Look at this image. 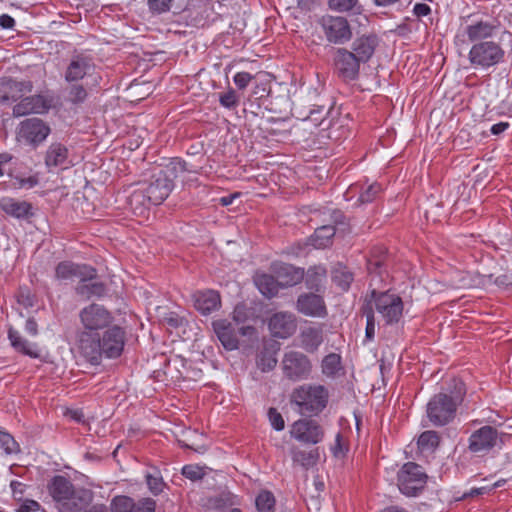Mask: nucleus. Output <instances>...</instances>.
I'll use <instances>...</instances> for the list:
<instances>
[{"mask_svg":"<svg viewBox=\"0 0 512 512\" xmlns=\"http://www.w3.org/2000/svg\"><path fill=\"white\" fill-rule=\"evenodd\" d=\"M126 343V330L112 325L102 335L79 332L76 349L81 358L91 365H99L103 358L116 359L123 353Z\"/></svg>","mask_w":512,"mask_h":512,"instance_id":"1","label":"nucleus"},{"mask_svg":"<svg viewBox=\"0 0 512 512\" xmlns=\"http://www.w3.org/2000/svg\"><path fill=\"white\" fill-rule=\"evenodd\" d=\"M465 395V383L460 378H452L441 388L440 392L429 399L426 405L428 420L436 427H442L452 422Z\"/></svg>","mask_w":512,"mask_h":512,"instance_id":"2","label":"nucleus"},{"mask_svg":"<svg viewBox=\"0 0 512 512\" xmlns=\"http://www.w3.org/2000/svg\"><path fill=\"white\" fill-rule=\"evenodd\" d=\"M47 492L58 512H82L92 499L89 490L76 487L63 475H55L48 481Z\"/></svg>","mask_w":512,"mask_h":512,"instance_id":"3","label":"nucleus"},{"mask_svg":"<svg viewBox=\"0 0 512 512\" xmlns=\"http://www.w3.org/2000/svg\"><path fill=\"white\" fill-rule=\"evenodd\" d=\"M190 170L180 158H172L165 166L154 173L149 183L140 184V188L153 205H160L174 188V179L183 177Z\"/></svg>","mask_w":512,"mask_h":512,"instance_id":"4","label":"nucleus"},{"mask_svg":"<svg viewBox=\"0 0 512 512\" xmlns=\"http://www.w3.org/2000/svg\"><path fill=\"white\" fill-rule=\"evenodd\" d=\"M329 391L321 384H303L295 388L290 396V402L297 406L301 415L316 416L327 406Z\"/></svg>","mask_w":512,"mask_h":512,"instance_id":"5","label":"nucleus"},{"mask_svg":"<svg viewBox=\"0 0 512 512\" xmlns=\"http://www.w3.org/2000/svg\"><path fill=\"white\" fill-rule=\"evenodd\" d=\"M371 297L374 301L375 310L381 315L386 325L397 324L404 310L402 298L389 291L371 290Z\"/></svg>","mask_w":512,"mask_h":512,"instance_id":"6","label":"nucleus"},{"mask_svg":"<svg viewBox=\"0 0 512 512\" xmlns=\"http://www.w3.org/2000/svg\"><path fill=\"white\" fill-rule=\"evenodd\" d=\"M427 478L422 466L414 462H407L397 473V485L404 495L416 496L424 489Z\"/></svg>","mask_w":512,"mask_h":512,"instance_id":"7","label":"nucleus"},{"mask_svg":"<svg viewBox=\"0 0 512 512\" xmlns=\"http://www.w3.org/2000/svg\"><path fill=\"white\" fill-rule=\"evenodd\" d=\"M281 366L284 377L293 382L308 379L313 367L309 357L299 351L286 352Z\"/></svg>","mask_w":512,"mask_h":512,"instance_id":"8","label":"nucleus"},{"mask_svg":"<svg viewBox=\"0 0 512 512\" xmlns=\"http://www.w3.org/2000/svg\"><path fill=\"white\" fill-rule=\"evenodd\" d=\"M80 322L84 328L82 332L97 333L99 330L112 326L113 314L100 304H90L79 313Z\"/></svg>","mask_w":512,"mask_h":512,"instance_id":"9","label":"nucleus"},{"mask_svg":"<svg viewBox=\"0 0 512 512\" xmlns=\"http://www.w3.org/2000/svg\"><path fill=\"white\" fill-rule=\"evenodd\" d=\"M319 25L329 43L341 45L352 38L351 26L345 17L324 15L319 20Z\"/></svg>","mask_w":512,"mask_h":512,"instance_id":"10","label":"nucleus"},{"mask_svg":"<svg viewBox=\"0 0 512 512\" xmlns=\"http://www.w3.org/2000/svg\"><path fill=\"white\" fill-rule=\"evenodd\" d=\"M468 56L472 65L489 68L503 59L504 51L501 46L494 41H480L474 43Z\"/></svg>","mask_w":512,"mask_h":512,"instance_id":"11","label":"nucleus"},{"mask_svg":"<svg viewBox=\"0 0 512 512\" xmlns=\"http://www.w3.org/2000/svg\"><path fill=\"white\" fill-rule=\"evenodd\" d=\"M361 64L363 63L347 48H337L333 54L334 72L345 82L358 79Z\"/></svg>","mask_w":512,"mask_h":512,"instance_id":"12","label":"nucleus"},{"mask_svg":"<svg viewBox=\"0 0 512 512\" xmlns=\"http://www.w3.org/2000/svg\"><path fill=\"white\" fill-rule=\"evenodd\" d=\"M468 442V450L471 453L483 456L501 444L502 439L495 427L485 425L475 430Z\"/></svg>","mask_w":512,"mask_h":512,"instance_id":"13","label":"nucleus"},{"mask_svg":"<svg viewBox=\"0 0 512 512\" xmlns=\"http://www.w3.org/2000/svg\"><path fill=\"white\" fill-rule=\"evenodd\" d=\"M50 127L38 118L22 121L17 130V140L33 148L43 143L50 134Z\"/></svg>","mask_w":512,"mask_h":512,"instance_id":"14","label":"nucleus"},{"mask_svg":"<svg viewBox=\"0 0 512 512\" xmlns=\"http://www.w3.org/2000/svg\"><path fill=\"white\" fill-rule=\"evenodd\" d=\"M291 436L305 444H318L324 438L322 426L312 419H299L295 421L290 430Z\"/></svg>","mask_w":512,"mask_h":512,"instance_id":"15","label":"nucleus"},{"mask_svg":"<svg viewBox=\"0 0 512 512\" xmlns=\"http://www.w3.org/2000/svg\"><path fill=\"white\" fill-rule=\"evenodd\" d=\"M95 276V269L85 264L62 261L55 267V279L58 281H68L78 278L81 282H84L93 280Z\"/></svg>","mask_w":512,"mask_h":512,"instance_id":"16","label":"nucleus"},{"mask_svg":"<svg viewBox=\"0 0 512 512\" xmlns=\"http://www.w3.org/2000/svg\"><path fill=\"white\" fill-rule=\"evenodd\" d=\"M500 28V22L496 18L472 20L465 27V34L472 43L487 41L496 35Z\"/></svg>","mask_w":512,"mask_h":512,"instance_id":"17","label":"nucleus"},{"mask_svg":"<svg viewBox=\"0 0 512 512\" xmlns=\"http://www.w3.org/2000/svg\"><path fill=\"white\" fill-rule=\"evenodd\" d=\"M296 310L309 317L324 318L328 311L324 298L316 292L302 293L296 301Z\"/></svg>","mask_w":512,"mask_h":512,"instance_id":"18","label":"nucleus"},{"mask_svg":"<svg viewBox=\"0 0 512 512\" xmlns=\"http://www.w3.org/2000/svg\"><path fill=\"white\" fill-rule=\"evenodd\" d=\"M95 69V64L90 57L75 55L66 67L64 78L69 83L78 82L93 76Z\"/></svg>","mask_w":512,"mask_h":512,"instance_id":"19","label":"nucleus"},{"mask_svg":"<svg viewBox=\"0 0 512 512\" xmlns=\"http://www.w3.org/2000/svg\"><path fill=\"white\" fill-rule=\"evenodd\" d=\"M44 163L49 172L54 169H68L74 165L68 148L59 142L49 145L45 153Z\"/></svg>","mask_w":512,"mask_h":512,"instance_id":"20","label":"nucleus"},{"mask_svg":"<svg viewBox=\"0 0 512 512\" xmlns=\"http://www.w3.org/2000/svg\"><path fill=\"white\" fill-rule=\"evenodd\" d=\"M111 512H155L156 501L152 498H142L135 501L128 496H116L111 501Z\"/></svg>","mask_w":512,"mask_h":512,"instance_id":"21","label":"nucleus"},{"mask_svg":"<svg viewBox=\"0 0 512 512\" xmlns=\"http://www.w3.org/2000/svg\"><path fill=\"white\" fill-rule=\"evenodd\" d=\"M268 327L274 337L286 339L297 329L295 315L291 312H277L270 317Z\"/></svg>","mask_w":512,"mask_h":512,"instance_id":"22","label":"nucleus"},{"mask_svg":"<svg viewBox=\"0 0 512 512\" xmlns=\"http://www.w3.org/2000/svg\"><path fill=\"white\" fill-rule=\"evenodd\" d=\"M271 271L277 277L281 289L293 287L301 283L305 277V270L303 268L283 262L273 263Z\"/></svg>","mask_w":512,"mask_h":512,"instance_id":"23","label":"nucleus"},{"mask_svg":"<svg viewBox=\"0 0 512 512\" xmlns=\"http://www.w3.org/2000/svg\"><path fill=\"white\" fill-rule=\"evenodd\" d=\"M379 44L380 39L375 33L363 34L353 41L351 51L365 64L373 57Z\"/></svg>","mask_w":512,"mask_h":512,"instance_id":"24","label":"nucleus"},{"mask_svg":"<svg viewBox=\"0 0 512 512\" xmlns=\"http://www.w3.org/2000/svg\"><path fill=\"white\" fill-rule=\"evenodd\" d=\"M50 107V102L42 95H34L23 98L13 107V114L16 117L28 114H42Z\"/></svg>","mask_w":512,"mask_h":512,"instance_id":"25","label":"nucleus"},{"mask_svg":"<svg viewBox=\"0 0 512 512\" xmlns=\"http://www.w3.org/2000/svg\"><path fill=\"white\" fill-rule=\"evenodd\" d=\"M194 307L203 315H208L221 307V295L215 290H200L193 294Z\"/></svg>","mask_w":512,"mask_h":512,"instance_id":"26","label":"nucleus"},{"mask_svg":"<svg viewBox=\"0 0 512 512\" xmlns=\"http://www.w3.org/2000/svg\"><path fill=\"white\" fill-rule=\"evenodd\" d=\"M246 22L243 16L237 14L236 18L229 23L226 30V48L242 49L248 39L244 34Z\"/></svg>","mask_w":512,"mask_h":512,"instance_id":"27","label":"nucleus"},{"mask_svg":"<svg viewBox=\"0 0 512 512\" xmlns=\"http://www.w3.org/2000/svg\"><path fill=\"white\" fill-rule=\"evenodd\" d=\"M33 85L30 80L16 81L7 79L0 81V98L6 100H17L32 91Z\"/></svg>","mask_w":512,"mask_h":512,"instance_id":"28","label":"nucleus"},{"mask_svg":"<svg viewBox=\"0 0 512 512\" xmlns=\"http://www.w3.org/2000/svg\"><path fill=\"white\" fill-rule=\"evenodd\" d=\"M8 339L13 349L23 355L29 356L30 358H39L40 352L36 343L29 342L26 340L19 331L14 328H9Z\"/></svg>","mask_w":512,"mask_h":512,"instance_id":"29","label":"nucleus"},{"mask_svg":"<svg viewBox=\"0 0 512 512\" xmlns=\"http://www.w3.org/2000/svg\"><path fill=\"white\" fill-rule=\"evenodd\" d=\"M323 340V330L321 327H306L300 333L301 346L309 353L316 352L323 343Z\"/></svg>","mask_w":512,"mask_h":512,"instance_id":"30","label":"nucleus"},{"mask_svg":"<svg viewBox=\"0 0 512 512\" xmlns=\"http://www.w3.org/2000/svg\"><path fill=\"white\" fill-rule=\"evenodd\" d=\"M254 283L260 293L266 298H273L277 296L281 289L277 277L267 273H256L254 276Z\"/></svg>","mask_w":512,"mask_h":512,"instance_id":"31","label":"nucleus"},{"mask_svg":"<svg viewBox=\"0 0 512 512\" xmlns=\"http://www.w3.org/2000/svg\"><path fill=\"white\" fill-rule=\"evenodd\" d=\"M128 205L135 216L145 217L153 203L147 198V194L138 186L128 197Z\"/></svg>","mask_w":512,"mask_h":512,"instance_id":"32","label":"nucleus"},{"mask_svg":"<svg viewBox=\"0 0 512 512\" xmlns=\"http://www.w3.org/2000/svg\"><path fill=\"white\" fill-rule=\"evenodd\" d=\"M1 209L9 216L23 219L31 214V205L25 201H17L13 198H3L0 201Z\"/></svg>","mask_w":512,"mask_h":512,"instance_id":"33","label":"nucleus"},{"mask_svg":"<svg viewBox=\"0 0 512 512\" xmlns=\"http://www.w3.org/2000/svg\"><path fill=\"white\" fill-rule=\"evenodd\" d=\"M327 277V270L322 265L310 267L305 273L304 281L307 289L320 293L323 291V282Z\"/></svg>","mask_w":512,"mask_h":512,"instance_id":"34","label":"nucleus"},{"mask_svg":"<svg viewBox=\"0 0 512 512\" xmlns=\"http://www.w3.org/2000/svg\"><path fill=\"white\" fill-rule=\"evenodd\" d=\"M279 350L277 343L265 344L257 356L256 364L262 372L273 370L277 365L276 354Z\"/></svg>","mask_w":512,"mask_h":512,"instance_id":"35","label":"nucleus"},{"mask_svg":"<svg viewBox=\"0 0 512 512\" xmlns=\"http://www.w3.org/2000/svg\"><path fill=\"white\" fill-rule=\"evenodd\" d=\"M321 372L328 378H336L344 373L342 357L338 353H329L321 361Z\"/></svg>","mask_w":512,"mask_h":512,"instance_id":"36","label":"nucleus"},{"mask_svg":"<svg viewBox=\"0 0 512 512\" xmlns=\"http://www.w3.org/2000/svg\"><path fill=\"white\" fill-rule=\"evenodd\" d=\"M387 255L386 251L382 248L374 251L367 261V270L369 274H375L382 277L387 274Z\"/></svg>","mask_w":512,"mask_h":512,"instance_id":"37","label":"nucleus"},{"mask_svg":"<svg viewBox=\"0 0 512 512\" xmlns=\"http://www.w3.org/2000/svg\"><path fill=\"white\" fill-rule=\"evenodd\" d=\"M336 229L332 225L318 227L311 236V244L317 249H324L332 244Z\"/></svg>","mask_w":512,"mask_h":512,"instance_id":"38","label":"nucleus"},{"mask_svg":"<svg viewBox=\"0 0 512 512\" xmlns=\"http://www.w3.org/2000/svg\"><path fill=\"white\" fill-rule=\"evenodd\" d=\"M291 456L294 463H297L306 469L315 465L319 457L317 449L305 451L297 448H293L291 450Z\"/></svg>","mask_w":512,"mask_h":512,"instance_id":"39","label":"nucleus"},{"mask_svg":"<svg viewBox=\"0 0 512 512\" xmlns=\"http://www.w3.org/2000/svg\"><path fill=\"white\" fill-rule=\"evenodd\" d=\"M84 281L79 283V285L76 287V292L78 295L85 297L87 299L91 297H100L105 292V287L103 283L95 281V282H88Z\"/></svg>","mask_w":512,"mask_h":512,"instance_id":"40","label":"nucleus"},{"mask_svg":"<svg viewBox=\"0 0 512 512\" xmlns=\"http://www.w3.org/2000/svg\"><path fill=\"white\" fill-rule=\"evenodd\" d=\"M328 7L338 13L359 14L361 11L359 0H328Z\"/></svg>","mask_w":512,"mask_h":512,"instance_id":"41","label":"nucleus"},{"mask_svg":"<svg viewBox=\"0 0 512 512\" xmlns=\"http://www.w3.org/2000/svg\"><path fill=\"white\" fill-rule=\"evenodd\" d=\"M145 479L148 489L153 495L157 496L163 492L165 482L159 470L153 469L152 471L146 472Z\"/></svg>","mask_w":512,"mask_h":512,"instance_id":"42","label":"nucleus"},{"mask_svg":"<svg viewBox=\"0 0 512 512\" xmlns=\"http://www.w3.org/2000/svg\"><path fill=\"white\" fill-rule=\"evenodd\" d=\"M275 504V497L273 493L268 490L261 491L255 499L258 512H274Z\"/></svg>","mask_w":512,"mask_h":512,"instance_id":"43","label":"nucleus"},{"mask_svg":"<svg viewBox=\"0 0 512 512\" xmlns=\"http://www.w3.org/2000/svg\"><path fill=\"white\" fill-rule=\"evenodd\" d=\"M332 280L343 291H347L354 280V275L346 268H338L333 271Z\"/></svg>","mask_w":512,"mask_h":512,"instance_id":"44","label":"nucleus"},{"mask_svg":"<svg viewBox=\"0 0 512 512\" xmlns=\"http://www.w3.org/2000/svg\"><path fill=\"white\" fill-rule=\"evenodd\" d=\"M440 443V436L436 431L428 430L421 433L418 439V445L422 449L436 448Z\"/></svg>","mask_w":512,"mask_h":512,"instance_id":"45","label":"nucleus"},{"mask_svg":"<svg viewBox=\"0 0 512 512\" xmlns=\"http://www.w3.org/2000/svg\"><path fill=\"white\" fill-rule=\"evenodd\" d=\"M381 191V185L378 183H373L360 193L358 201L361 204L371 203L372 201L375 200V198L380 194Z\"/></svg>","mask_w":512,"mask_h":512,"instance_id":"46","label":"nucleus"},{"mask_svg":"<svg viewBox=\"0 0 512 512\" xmlns=\"http://www.w3.org/2000/svg\"><path fill=\"white\" fill-rule=\"evenodd\" d=\"M181 472L185 478L191 481H198L205 475L204 468L197 464L185 465L182 467Z\"/></svg>","mask_w":512,"mask_h":512,"instance_id":"47","label":"nucleus"},{"mask_svg":"<svg viewBox=\"0 0 512 512\" xmlns=\"http://www.w3.org/2000/svg\"><path fill=\"white\" fill-rule=\"evenodd\" d=\"M87 98V91L83 85H72L68 92V101L73 104H80Z\"/></svg>","mask_w":512,"mask_h":512,"instance_id":"48","label":"nucleus"},{"mask_svg":"<svg viewBox=\"0 0 512 512\" xmlns=\"http://www.w3.org/2000/svg\"><path fill=\"white\" fill-rule=\"evenodd\" d=\"M243 98L244 92L229 87L226 90V109L230 110L236 107Z\"/></svg>","mask_w":512,"mask_h":512,"instance_id":"49","label":"nucleus"},{"mask_svg":"<svg viewBox=\"0 0 512 512\" xmlns=\"http://www.w3.org/2000/svg\"><path fill=\"white\" fill-rule=\"evenodd\" d=\"M254 79L248 72H238L233 77V82L237 88V90L244 92L249 83Z\"/></svg>","mask_w":512,"mask_h":512,"instance_id":"50","label":"nucleus"},{"mask_svg":"<svg viewBox=\"0 0 512 512\" xmlns=\"http://www.w3.org/2000/svg\"><path fill=\"white\" fill-rule=\"evenodd\" d=\"M268 417H269V421H270L272 427L275 430L281 431L284 429V427H285L284 419H283L282 415L277 411L276 408H273V407L269 408Z\"/></svg>","mask_w":512,"mask_h":512,"instance_id":"51","label":"nucleus"},{"mask_svg":"<svg viewBox=\"0 0 512 512\" xmlns=\"http://www.w3.org/2000/svg\"><path fill=\"white\" fill-rule=\"evenodd\" d=\"M172 0H148L149 9L154 13H164L170 9Z\"/></svg>","mask_w":512,"mask_h":512,"instance_id":"52","label":"nucleus"},{"mask_svg":"<svg viewBox=\"0 0 512 512\" xmlns=\"http://www.w3.org/2000/svg\"><path fill=\"white\" fill-rule=\"evenodd\" d=\"M373 305L374 301L372 300L370 293L369 295L366 296L364 304L360 309L362 315L366 317V321H375Z\"/></svg>","mask_w":512,"mask_h":512,"instance_id":"53","label":"nucleus"},{"mask_svg":"<svg viewBox=\"0 0 512 512\" xmlns=\"http://www.w3.org/2000/svg\"><path fill=\"white\" fill-rule=\"evenodd\" d=\"M0 443L6 452L12 453L16 451L17 444L12 436L0 429Z\"/></svg>","mask_w":512,"mask_h":512,"instance_id":"54","label":"nucleus"},{"mask_svg":"<svg viewBox=\"0 0 512 512\" xmlns=\"http://www.w3.org/2000/svg\"><path fill=\"white\" fill-rule=\"evenodd\" d=\"M163 322L172 328H178L183 325L184 318L176 312H168L163 317Z\"/></svg>","mask_w":512,"mask_h":512,"instance_id":"55","label":"nucleus"},{"mask_svg":"<svg viewBox=\"0 0 512 512\" xmlns=\"http://www.w3.org/2000/svg\"><path fill=\"white\" fill-rule=\"evenodd\" d=\"M16 180H17V184L20 188H27V189L35 187L39 182L38 177L36 175L16 178Z\"/></svg>","mask_w":512,"mask_h":512,"instance_id":"56","label":"nucleus"},{"mask_svg":"<svg viewBox=\"0 0 512 512\" xmlns=\"http://www.w3.org/2000/svg\"><path fill=\"white\" fill-rule=\"evenodd\" d=\"M40 508V504L31 499H26L17 509V512H36Z\"/></svg>","mask_w":512,"mask_h":512,"instance_id":"57","label":"nucleus"},{"mask_svg":"<svg viewBox=\"0 0 512 512\" xmlns=\"http://www.w3.org/2000/svg\"><path fill=\"white\" fill-rule=\"evenodd\" d=\"M271 92V87L268 83H262L255 86L253 90V94L255 95L256 99H262L267 96H269Z\"/></svg>","mask_w":512,"mask_h":512,"instance_id":"58","label":"nucleus"},{"mask_svg":"<svg viewBox=\"0 0 512 512\" xmlns=\"http://www.w3.org/2000/svg\"><path fill=\"white\" fill-rule=\"evenodd\" d=\"M213 330L219 340V342L224 345V321L219 319L212 323Z\"/></svg>","mask_w":512,"mask_h":512,"instance_id":"59","label":"nucleus"},{"mask_svg":"<svg viewBox=\"0 0 512 512\" xmlns=\"http://www.w3.org/2000/svg\"><path fill=\"white\" fill-rule=\"evenodd\" d=\"M413 13L418 18L427 16L431 13V8L429 5H427L425 3H416L413 8Z\"/></svg>","mask_w":512,"mask_h":512,"instance_id":"60","label":"nucleus"},{"mask_svg":"<svg viewBox=\"0 0 512 512\" xmlns=\"http://www.w3.org/2000/svg\"><path fill=\"white\" fill-rule=\"evenodd\" d=\"M247 317L245 306L237 305L233 311V318L236 322H243Z\"/></svg>","mask_w":512,"mask_h":512,"instance_id":"61","label":"nucleus"},{"mask_svg":"<svg viewBox=\"0 0 512 512\" xmlns=\"http://www.w3.org/2000/svg\"><path fill=\"white\" fill-rule=\"evenodd\" d=\"M25 331L31 336H36L38 334V325L33 318L27 319L25 323Z\"/></svg>","mask_w":512,"mask_h":512,"instance_id":"62","label":"nucleus"},{"mask_svg":"<svg viewBox=\"0 0 512 512\" xmlns=\"http://www.w3.org/2000/svg\"><path fill=\"white\" fill-rule=\"evenodd\" d=\"M15 25V20L8 14L0 16V26L4 29H12Z\"/></svg>","mask_w":512,"mask_h":512,"instance_id":"63","label":"nucleus"},{"mask_svg":"<svg viewBox=\"0 0 512 512\" xmlns=\"http://www.w3.org/2000/svg\"><path fill=\"white\" fill-rule=\"evenodd\" d=\"M317 4V0H298V7L302 11H312Z\"/></svg>","mask_w":512,"mask_h":512,"instance_id":"64","label":"nucleus"}]
</instances>
